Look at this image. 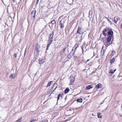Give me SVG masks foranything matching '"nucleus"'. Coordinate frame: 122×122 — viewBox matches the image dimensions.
I'll return each mask as SVG.
<instances>
[{"label": "nucleus", "mask_w": 122, "mask_h": 122, "mask_svg": "<svg viewBox=\"0 0 122 122\" xmlns=\"http://www.w3.org/2000/svg\"><path fill=\"white\" fill-rule=\"evenodd\" d=\"M103 34L104 36L107 35L108 36L106 39V42L107 45H109L112 38L113 37V31L110 29H105L103 31Z\"/></svg>", "instance_id": "obj_1"}, {"label": "nucleus", "mask_w": 122, "mask_h": 122, "mask_svg": "<svg viewBox=\"0 0 122 122\" xmlns=\"http://www.w3.org/2000/svg\"><path fill=\"white\" fill-rule=\"evenodd\" d=\"M84 32L83 29L78 27L77 31V33L80 34H82Z\"/></svg>", "instance_id": "obj_2"}, {"label": "nucleus", "mask_w": 122, "mask_h": 122, "mask_svg": "<svg viewBox=\"0 0 122 122\" xmlns=\"http://www.w3.org/2000/svg\"><path fill=\"white\" fill-rule=\"evenodd\" d=\"M39 63L40 64H42L45 61V58L44 57L40 59L39 60Z\"/></svg>", "instance_id": "obj_3"}, {"label": "nucleus", "mask_w": 122, "mask_h": 122, "mask_svg": "<svg viewBox=\"0 0 122 122\" xmlns=\"http://www.w3.org/2000/svg\"><path fill=\"white\" fill-rule=\"evenodd\" d=\"M53 31L52 33L50 35L48 40L52 41L53 40Z\"/></svg>", "instance_id": "obj_4"}, {"label": "nucleus", "mask_w": 122, "mask_h": 122, "mask_svg": "<svg viewBox=\"0 0 122 122\" xmlns=\"http://www.w3.org/2000/svg\"><path fill=\"white\" fill-rule=\"evenodd\" d=\"M75 80V78L73 76H71V79H70V83L72 84L74 82Z\"/></svg>", "instance_id": "obj_5"}, {"label": "nucleus", "mask_w": 122, "mask_h": 122, "mask_svg": "<svg viewBox=\"0 0 122 122\" xmlns=\"http://www.w3.org/2000/svg\"><path fill=\"white\" fill-rule=\"evenodd\" d=\"M36 12V10H34L32 11L31 13V16L33 17L34 18L35 17V14Z\"/></svg>", "instance_id": "obj_6"}, {"label": "nucleus", "mask_w": 122, "mask_h": 122, "mask_svg": "<svg viewBox=\"0 0 122 122\" xmlns=\"http://www.w3.org/2000/svg\"><path fill=\"white\" fill-rule=\"evenodd\" d=\"M62 23V20H61L60 22V27L61 28H63L64 27L63 22Z\"/></svg>", "instance_id": "obj_7"}, {"label": "nucleus", "mask_w": 122, "mask_h": 122, "mask_svg": "<svg viewBox=\"0 0 122 122\" xmlns=\"http://www.w3.org/2000/svg\"><path fill=\"white\" fill-rule=\"evenodd\" d=\"M104 46H103L101 51V54L103 56L104 54V52L105 51V50L103 49Z\"/></svg>", "instance_id": "obj_8"}, {"label": "nucleus", "mask_w": 122, "mask_h": 122, "mask_svg": "<svg viewBox=\"0 0 122 122\" xmlns=\"http://www.w3.org/2000/svg\"><path fill=\"white\" fill-rule=\"evenodd\" d=\"M96 88L98 89L102 88V85L101 84H99L96 86Z\"/></svg>", "instance_id": "obj_9"}, {"label": "nucleus", "mask_w": 122, "mask_h": 122, "mask_svg": "<svg viewBox=\"0 0 122 122\" xmlns=\"http://www.w3.org/2000/svg\"><path fill=\"white\" fill-rule=\"evenodd\" d=\"M9 77L11 79H14L15 77V74L13 73L11 75H10Z\"/></svg>", "instance_id": "obj_10"}, {"label": "nucleus", "mask_w": 122, "mask_h": 122, "mask_svg": "<svg viewBox=\"0 0 122 122\" xmlns=\"http://www.w3.org/2000/svg\"><path fill=\"white\" fill-rule=\"evenodd\" d=\"M92 86L93 85H91L87 86L86 87V89L89 90L92 88L93 87Z\"/></svg>", "instance_id": "obj_11"}, {"label": "nucleus", "mask_w": 122, "mask_h": 122, "mask_svg": "<svg viewBox=\"0 0 122 122\" xmlns=\"http://www.w3.org/2000/svg\"><path fill=\"white\" fill-rule=\"evenodd\" d=\"M119 18L118 17H115L114 18V20L115 22V23H116L117 22Z\"/></svg>", "instance_id": "obj_12"}, {"label": "nucleus", "mask_w": 122, "mask_h": 122, "mask_svg": "<svg viewBox=\"0 0 122 122\" xmlns=\"http://www.w3.org/2000/svg\"><path fill=\"white\" fill-rule=\"evenodd\" d=\"M66 49V48L65 47L62 50L60 51V53L62 55L63 54L64 52L65 51Z\"/></svg>", "instance_id": "obj_13"}, {"label": "nucleus", "mask_w": 122, "mask_h": 122, "mask_svg": "<svg viewBox=\"0 0 122 122\" xmlns=\"http://www.w3.org/2000/svg\"><path fill=\"white\" fill-rule=\"evenodd\" d=\"M69 90H70L69 89V88H66V89L65 90V91L64 92H65V93L66 94V93H68V92L69 91Z\"/></svg>", "instance_id": "obj_14"}, {"label": "nucleus", "mask_w": 122, "mask_h": 122, "mask_svg": "<svg viewBox=\"0 0 122 122\" xmlns=\"http://www.w3.org/2000/svg\"><path fill=\"white\" fill-rule=\"evenodd\" d=\"M116 69H115L114 70V71H113V69L112 70H111L109 72V73L110 74L111 73V74H113V73L114 72L116 71Z\"/></svg>", "instance_id": "obj_15"}, {"label": "nucleus", "mask_w": 122, "mask_h": 122, "mask_svg": "<svg viewBox=\"0 0 122 122\" xmlns=\"http://www.w3.org/2000/svg\"><path fill=\"white\" fill-rule=\"evenodd\" d=\"M97 116L98 118H101L102 117V116L101 113H97Z\"/></svg>", "instance_id": "obj_16"}, {"label": "nucleus", "mask_w": 122, "mask_h": 122, "mask_svg": "<svg viewBox=\"0 0 122 122\" xmlns=\"http://www.w3.org/2000/svg\"><path fill=\"white\" fill-rule=\"evenodd\" d=\"M76 101L78 102H82V99L81 98H80V99H77Z\"/></svg>", "instance_id": "obj_17"}, {"label": "nucleus", "mask_w": 122, "mask_h": 122, "mask_svg": "<svg viewBox=\"0 0 122 122\" xmlns=\"http://www.w3.org/2000/svg\"><path fill=\"white\" fill-rule=\"evenodd\" d=\"M62 98V95L61 94H59L58 96L57 100L59 99H61Z\"/></svg>", "instance_id": "obj_18"}, {"label": "nucleus", "mask_w": 122, "mask_h": 122, "mask_svg": "<svg viewBox=\"0 0 122 122\" xmlns=\"http://www.w3.org/2000/svg\"><path fill=\"white\" fill-rule=\"evenodd\" d=\"M115 61V59L113 58L110 61V62L111 63H113Z\"/></svg>", "instance_id": "obj_19"}, {"label": "nucleus", "mask_w": 122, "mask_h": 122, "mask_svg": "<svg viewBox=\"0 0 122 122\" xmlns=\"http://www.w3.org/2000/svg\"><path fill=\"white\" fill-rule=\"evenodd\" d=\"M56 23V21L55 20H52L51 22V23L53 25H54Z\"/></svg>", "instance_id": "obj_20"}, {"label": "nucleus", "mask_w": 122, "mask_h": 122, "mask_svg": "<svg viewBox=\"0 0 122 122\" xmlns=\"http://www.w3.org/2000/svg\"><path fill=\"white\" fill-rule=\"evenodd\" d=\"M52 82V81H51L50 82H49L48 83L47 85V87H48V86H50L51 84V82Z\"/></svg>", "instance_id": "obj_21"}, {"label": "nucleus", "mask_w": 122, "mask_h": 122, "mask_svg": "<svg viewBox=\"0 0 122 122\" xmlns=\"http://www.w3.org/2000/svg\"><path fill=\"white\" fill-rule=\"evenodd\" d=\"M52 41L48 40L47 44L50 45L52 43Z\"/></svg>", "instance_id": "obj_22"}, {"label": "nucleus", "mask_w": 122, "mask_h": 122, "mask_svg": "<svg viewBox=\"0 0 122 122\" xmlns=\"http://www.w3.org/2000/svg\"><path fill=\"white\" fill-rule=\"evenodd\" d=\"M36 49L37 52L38 53H39V51L38 48L37 47V46H36Z\"/></svg>", "instance_id": "obj_23"}, {"label": "nucleus", "mask_w": 122, "mask_h": 122, "mask_svg": "<svg viewBox=\"0 0 122 122\" xmlns=\"http://www.w3.org/2000/svg\"><path fill=\"white\" fill-rule=\"evenodd\" d=\"M56 86V88H55V89H54V90H55V89L56 88H57V84L56 83H54L53 85V86Z\"/></svg>", "instance_id": "obj_24"}, {"label": "nucleus", "mask_w": 122, "mask_h": 122, "mask_svg": "<svg viewBox=\"0 0 122 122\" xmlns=\"http://www.w3.org/2000/svg\"><path fill=\"white\" fill-rule=\"evenodd\" d=\"M50 45H48L47 44V48H46V50H47L48 49V48L50 46Z\"/></svg>", "instance_id": "obj_25"}, {"label": "nucleus", "mask_w": 122, "mask_h": 122, "mask_svg": "<svg viewBox=\"0 0 122 122\" xmlns=\"http://www.w3.org/2000/svg\"><path fill=\"white\" fill-rule=\"evenodd\" d=\"M36 120H35V119L33 120L30 121V122H35Z\"/></svg>", "instance_id": "obj_26"}, {"label": "nucleus", "mask_w": 122, "mask_h": 122, "mask_svg": "<svg viewBox=\"0 0 122 122\" xmlns=\"http://www.w3.org/2000/svg\"><path fill=\"white\" fill-rule=\"evenodd\" d=\"M17 54H16V53H15L14 54V56L15 57V58H16L17 57Z\"/></svg>", "instance_id": "obj_27"}, {"label": "nucleus", "mask_w": 122, "mask_h": 122, "mask_svg": "<svg viewBox=\"0 0 122 122\" xmlns=\"http://www.w3.org/2000/svg\"><path fill=\"white\" fill-rule=\"evenodd\" d=\"M21 120L20 119H19L16 121V122H21Z\"/></svg>", "instance_id": "obj_28"}, {"label": "nucleus", "mask_w": 122, "mask_h": 122, "mask_svg": "<svg viewBox=\"0 0 122 122\" xmlns=\"http://www.w3.org/2000/svg\"><path fill=\"white\" fill-rule=\"evenodd\" d=\"M39 0H37L36 1V2H37L36 4H37L38 3V2H39Z\"/></svg>", "instance_id": "obj_29"}, {"label": "nucleus", "mask_w": 122, "mask_h": 122, "mask_svg": "<svg viewBox=\"0 0 122 122\" xmlns=\"http://www.w3.org/2000/svg\"><path fill=\"white\" fill-rule=\"evenodd\" d=\"M77 46L75 48V51L76 50V48H77Z\"/></svg>", "instance_id": "obj_30"}, {"label": "nucleus", "mask_w": 122, "mask_h": 122, "mask_svg": "<svg viewBox=\"0 0 122 122\" xmlns=\"http://www.w3.org/2000/svg\"><path fill=\"white\" fill-rule=\"evenodd\" d=\"M74 50V49H73V48L72 49V51H73V50Z\"/></svg>", "instance_id": "obj_31"}, {"label": "nucleus", "mask_w": 122, "mask_h": 122, "mask_svg": "<svg viewBox=\"0 0 122 122\" xmlns=\"http://www.w3.org/2000/svg\"><path fill=\"white\" fill-rule=\"evenodd\" d=\"M15 0H13V1L14 2L15 1Z\"/></svg>", "instance_id": "obj_32"}, {"label": "nucleus", "mask_w": 122, "mask_h": 122, "mask_svg": "<svg viewBox=\"0 0 122 122\" xmlns=\"http://www.w3.org/2000/svg\"><path fill=\"white\" fill-rule=\"evenodd\" d=\"M121 27L122 28V23L121 25Z\"/></svg>", "instance_id": "obj_33"}, {"label": "nucleus", "mask_w": 122, "mask_h": 122, "mask_svg": "<svg viewBox=\"0 0 122 122\" xmlns=\"http://www.w3.org/2000/svg\"><path fill=\"white\" fill-rule=\"evenodd\" d=\"M89 60V59H88V60H87V61H88Z\"/></svg>", "instance_id": "obj_34"}]
</instances>
